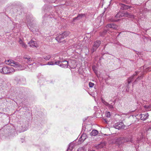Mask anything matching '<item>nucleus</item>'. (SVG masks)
<instances>
[{
  "mask_svg": "<svg viewBox=\"0 0 151 151\" xmlns=\"http://www.w3.org/2000/svg\"><path fill=\"white\" fill-rule=\"evenodd\" d=\"M32 61V59L29 57H24L22 61V65H21L17 62L14 61L13 60L8 59L6 60L5 63L6 64L10 65L16 68H21L22 65L25 63H29Z\"/></svg>",
  "mask_w": 151,
  "mask_h": 151,
  "instance_id": "1",
  "label": "nucleus"
},
{
  "mask_svg": "<svg viewBox=\"0 0 151 151\" xmlns=\"http://www.w3.org/2000/svg\"><path fill=\"white\" fill-rule=\"evenodd\" d=\"M58 62H59V63L58 65L62 68H69L68 66L71 68H74L76 67L75 66L72 65V62L70 60L68 61L61 60H58Z\"/></svg>",
  "mask_w": 151,
  "mask_h": 151,
  "instance_id": "2",
  "label": "nucleus"
},
{
  "mask_svg": "<svg viewBox=\"0 0 151 151\" xmlns=\"http://www.w3.org/2000/svg\"><path fill=\"white\" fill-rule=\"evenodd\" d=\"M14 71L13 68L6 66L0 69V73L3 74H9Z\"/></svg>",
  "mask_w": 151,
  "mask_h": 151,
  "instance_id": "3",
  "label": "nucleus"
},
{
  "mask_svg": "<svg viewBox=\"0 0 151 151\" xmlns=\"http://www.w3.org/2000/svg\"><path fill=\"white\" fill-rule=\"evenodd\" d=\"M70 34L69 32H65L63 33L60 34L58 36L56 37V40L59 42H62L63 40Z\"/></svg>",
  "mask_w": 151,
  "mask_h": 151,
  "instance_id": "4",
  "label": "nucleus"
},
{
  "mask_svg": "<svg viewBox=\"0 0 151 151\" xmlns=\"http://www.w3.org/2000/svg\"><path fill=\"white\" fill-rule=\"evenodd\" d=\"M114 127L116 129H123L124 128V125L122 122H119L116 123Z\"/></svg>",
  "mask_w": 151,
  "mask_h": 151,
  "instance_id": "5",
  "label": "nucleus"
},
{
  "mask_svg": "<svg viewBox=\"0 0 151 151\" xmlns=\"http://www.w3.org/2000/svg\"><path fill=\"white\" fill-rule=\"evenodd\" d=\"M106 143L105 142H102L100 144L96 145L95 147L97 149H101L104 147L106 145Z\"/></svg>",
  "mask_w": 151,
  "mask_h": 151,
  "instance_id": "6",
  "label": "nucleus"
},
{
  "mask_svg": "<svg viewBox=\"0 0 151 151\" xmlns=\"http://www.w3.org/2000/svg\"><path fill=\"white\" fill-rule=\"evenodd\" d=\"M119 7L121 10H124L130 8V6L124 4L119 3L118 5Z\"/></svg>",
  "mask_w": 151,
  "mask_h": 151,
  "instance_id": "7",
  "label": "nucleus"
},
{
  "mask_svg": "<svg viewBox=\"0 0 151 151\" xmlns=\"http://www.w3.org/2000/svg\"><path fill=\"white\" fill-rule=\"evenodd\" d=\"M51 56L49 55H43L42 57H40L39 58V60L41 62H43V61L44 60L43 59L47 61L49 60Z\"/></svg>",
  "mask_w": 151,
  "mask_h": 151,
  "instance_id": "8",
  "label": "nucleus"
},
{
  "mask_svg": "<svg viewBox=\"0 0 151 151\" xmlns=\"http://www.w3.org/2000/svg\"><path fill=\"white\" fill-rule=\"evenodd\" d=\"M30 47H32L37 48L38 47L36 42L32 40L30 41L28 43Z\"/></svg>",
  "mask_w": 151,
  "mask_h": 151,
  "instance_id": "9",
  "label": "nucleus"
},
{
  "mask_svg": "<svg viewBox=\"0 0 151 151\" xmlns=\"http://www.w3.org/2000/svg\"><path fill=\"white\" fill-rule=\"evenodd\" d=\"M135 75H133V76L130 77L129 78L128 80V84H127V87L126 89V91L127 92H129V84L134 79V77Z\"/></svg>",
  "mask_w": 151,
  "mask_h": 151,
  "instance_id": "10",
  "label": "nucleus"
},
{
  "mask_svg": "<svg viewBox=\"0 0 151 151\" xmlns=\"http://www.w3.org/2000/svg\"><path fill=\"white\" fill-rule=\"evenodd\" d=\"M124 140V137H120L116 139V143L119 145H120L122 144H124L125 143V141Z\"/></svg>",
  "mask_w": 151,
  "mask_h": 151,
  "instance_id": "11",
  "label": "nucleus"
},
{
  "mask_svg": "<svg viewBox=\"0 0 151 151\" xmlns=\"http://www.w3.org/2000/svg\"><path fill=\"white\" fill-rule=\"evenodd\" d=\"M140 116H141V119L144 121L148 118L149 115L148 113H146L145 114H141Z\"/></svg>",
  "mask_w": 151,
  "mask_h": 151,
  "instance_id": "12",
  "label": "nucleus"
},
{
  "mask_svg": "<svg viewBox=\"0 0 151 151\" xmlns=\"http://www.w3.org/2000/svg\"><path fill=\"white\" fill-rule=\"evenodd\" d=\"M86 15L85 14H78V16L75 17H74L73 18V20L74 21L78 19H80L83 17H86Z\"/></svg>",
  "mask_w": 151,
  "mask_h": 151,
  "instance_id": "13",
  "label": "nucleus"
},
{
  "mask_svg": "<svg viewBox=\"0 0 151 151\" xmlns=\"http://www.w3.org/2000/svg\"><path fill=\"white\" fill-rule=\"evenodd\" d=\"M75 147V144L74 143L71 142L69 145V147H68L66 151H71L73 150Z\"/></svg>",
  "mask_w": 151,
  "mask_h": 151,
  "instance_id": "14",
  "label": "nucleus"
},
{
  "mask_svg": "<svg viewBox=\"0 0 151 151\" xmlns=\"http://www.w3.org/2000/svg\"><path fill=\"white\" fill-rule=\"evenodd\" d=\"M108 27L113 28L114 29H116L118 27L116 24H107L106 26V28H107Z\"/></svg>",
  "mask_w": 151,
  "mask_h": 151,
  "instance_id": "15",
  "label": "nucleus"
},
{
  "mask_svg": "<svg viewBox=\"0 0 151 151\" xmlns=\"http://www.w3.org/2000/svg\"><path fill=\"white\" fill-rule=\"evenodd\" d=\"M87 138V136L86 134H83L79 139V141L81 142H83Z\"/></svg>",
  "mask_w": 151,
  "mask_h": 151,
  "instance_id": "16",
  "label": "nucleus"
},
{
  "mask_svg": "<svg viewBox=\"0 0 151 151\" xmlns=\"http://www.w3.org/2000/svg\"><path fill=\"white\" fill-rule=\"evenodd\" d=\"M124 140L125 142H132L133 141L132 138L131 136H130L128 137H126L125 138H124Z\"/></svg>",
  "mask_w": 151,
  "mask_h": 151,
  "instance_id": "17",
  "label": "nucleus"
},
{
  "mask_svg": "<svg viewBox=\"0 0 151 151\" xmlns=\"http://www.w3.org/2000/svg\"><path fill=\"white\" fill-rule=\"evenodd\" d=\"M59 63V62H58V61H55V62H53L51 61L50 62H48L47 63V65H58Z\"/></svg>",
  "mask_w": 151,
  "mask_h": 151,
  "instance_id": "18",
  "label": "nucleus"
},
{
  "mask_svg": "<svg viewBox=\"0 0 151 151\" xmlns=\"http://www.w3.org/2000/svg\"><path fill=\"white\" fill-rule=\"evenodd\" d=\"M124 14H123V12H119L117 13L115 15V17L116 18H120L124 16Z\"/></svg>",
  "mask_w": 151,
  "mask_h": 151,
  "instance_id": "19",
  "label": "nucleus"
},
{
  "mask_svg": "<svg viewBox=\"0 0 151 151\" xmlns=\"http://www.w3.org/2000/svg\"><path fill=\"white\" fill-rule=\"evenodd\" d=\"M99 132L98 131L95 129L93 130L90 133V134L91 136H95L97 135Z\"/></svg>",
  "mask_w": 151,
  "mask_h": 151,
  "instance_id": "20",
  "label": "nucleus"
},
{
  "mask_svg": "<svg viewBox=\"0 0 151 151\" xmlns=\"http://www.w3.org/2000/svg\"><path fill=\"white\" fill-rule=\"evenodd\" d=\"M27 26L28 27H30L29 29L30 30H31L32 32L35 31V28H34L33 29L32 27V25L30 23V22H29L28 21H27Z\"/></svg>",
  "mask_w": 151,
  "mask_h": 151,
  "instance_id": "21",
  "label": "nucleus"
},
{
  "mask_svg": "<svg viewBox=\"0 0 151 151\" xmlns=\"http://www.w3.org/2000/svg\"><path fill=\"white\" fill-rule=\"evenodd\" d=\"M19 43L20 44L22 45L23 47H24L26 48L27 47V45L23 42L21 40H20L19 41Z\"/></svg>",
  "mask_w": 151,
  "mask_h": 151,
  "instance_id": "22",
  "label": "nucleus"
},
{
  "mask_svg": "<svg viewBox=\"0 0 151 151\" xmlns=\"http://www.w3.org/2000/svg\"><path fill=\"white\" fill-rule=\"evenodd\" d=\"M101 43V42L100 41L97 40L95 42L94 44L93 45L94 46H95L97 48L99 46Z\"/></svg>",
  "mask_w": 151,
  "mask_h": 151,
  "instance_id": "23",
  "label": "nucleus"
},
{
  "mask_svg": "<svg viewBox=\"0 0 151 151\" xmlns=\"http://www.w3.org/2000/svg\"><path fill=\"white\" fill-rule=\"evenodd\" d=\"M36 65V63H33L32 64H29L27 66V67L29 68L30 70H32V66H33L34 67H33V68H36V66H35Z\"/></svg>",
  "mask_w": 151,
  "mask_h": 151,
  "instance_id": "24",
  "label": "nucleus"
},
{
  "mask_svg": "<svg viewBox=\"0 0 151 151\" xmlns=\"http://www.w3.org/2000/svg\"><path fill=\"white\" fill-rule=\"evenodd\" d=\"M108 30L107 29H105L103 32L100 33V35L101 36H104L105 34L107 32Z\"/></svg>",
  "mask_w": 151,
  "mask_h": 151,
  "instance_id": "25",
  "label": "nucleus"
},
{
  "mask_svg": "<svg viewBox=\"0 0 151 151\" xmlns=\"http://www.w3.org/2000/svg\"><path fill=\"white\" fill-rule=\"evenodd\" d=\"M141 136L140 137V139H138L137 140L139 141V142H143L144 141L143 139V135L142 133H141Z\"/></svg>",
  "mask_w": 151,
  "mask_h": 151,
  "instance_id": "26",
  "label": "nucleus"
},
{
  "mask_svg": "<svg viewBox=\"0 0 151 151\" xmlns=\"http://www.w3.org/2000/svg\"><path fill=\"white\" fill-rule=\"evenodd\" d=\"M143 78V76L141 75L139 77L134 81L133 83V84H135L136 83V82H137L139 80Z\"/></svg>",
  "mask_w": 151,
  "mask_h": 151,
  "instance_id": "27",
  "label": "nucleus"
},
{
  "mask_svg": "<svg viewBox=\"0 0 151 151\" xmlns=\"http://www.w3.org/2000/svg\"><path fill=\"white\" fill-rule=\"evenodd\" d=\"M101 99L102 102L105 106H106L108 104V103L106 102L105 100L103 99L102 98H101Z\"/></svg>",
  "mask_w": 151,
  "mask_h": 151,
  "instance_id": "28",
  "label": "nucleus"
},
{
  "mask_svg": "<svg viewBox=\"0 0 151 151\" xmlns=\"http://www.w3.org/2000/svg\"><path fill=\"white\" fill-rule=\"evenodd\" d=\"M101 99L102 102L105 106H106L108 104V103L106 102L105 100L103 99L102 98H101Z\"/></svg>",
  "mask_w": 151,
  "mask_h": 151,
  "instance_id": "29",
  "label": "nucleus"
},
{
  "mask_svg": "<svg viewBox=\"0 0 151 151\" xmlns=\"http://www.w3.org/2000/svg\"><path fill=\"white\" fill-rule=\"evenodd\" d=\"M101 99L102 102L105 106H106L108 104V103L106 102L105 100L103 99L102 98H101Z\"/></svg>",
  "mask_w": 151,
  "mask_h": 151,
  "instance_id": "30",
  "label": "nucleus"
},
{
  "mask_svg": "<svg viewBox=\"0 0 151 151\" xmlns=\"http://www.w3.org/2000/svg\"><path fill=\"white\" fill-rule=\"evenodd\" d=\"M97 48H97L96 47H95V46H94V45H93L91 50L92 53H93L96 50Z\"/></svg>",
  "mask_w": 151,
  "mask_h": 151,
  "instance_id": "31",
  "label": "nucleus"
},
{
  "mask_svg": "<svg viewBox=\"0 0 151 151\" xmlns=\"http://www.w3.org/2000/svg\"><path fill=\"white\" fill-rule=\"evenodd\" d=\"M86 150L84 147H80L78 149L77 151H85Z\"/></svg>",
  "mask_w": 151,
  "mask_h": 151,
  "instance_id": "32",
  "label": "nucleus"
},
{
  "mask_svg": "<svg viewBox=\"0 0 151 151\" xmlns=\"http://www.w3.org/2000/svg\"><path fill=\"white\" fill-rule=\"evenodd\" d=\"M144 107L148 110H151V106H150V105L149 106L145 105V106Z\"/></svg>",
  "mask_w": 151,
  "mask_h": 151,
  "instance_id": "33",
  "label": "nucleus"
},
{
  "mask_svg": "<svg viewBox=\"0 0 151 151\" xmlns=\"http://www.w3.org/2000/svg\"><path fill=\"white\" fill-rule=\"evenodd\" d=\"M106 106L108 107L109 109H112L114 108V106L111 104H110L109 103Z\"/></svg>",
  "mask_w": 151,
  "mask_h": 151,
  "instance_id": "34",
  "label": "nucleus"
},
{
  "mask_svg": "<svg viewBox=\"0 0 151 151\" xmlns=\"http://www.w3.org/2000/svg\"><path fill=\"white\" fill-rule=\"evenodd\" d=\"M123 14H124V16L125 17H128L129 15V13L127 12H123Z\"/></svg>",
  "mask_w": 151,
  "mask_h": 151,
  "instance_id": "35",
  "label": "nucleus"
},
{
  "mask_svg": "<svg viewBox=\"0 0 151 151\" xmlns=\"http://www.w3.org/2000/svg\"><path fill=\"white\" fill-rule=\"evenodd\" d=\"M109 22H116L118 21L117 20H115L113 18L110 19H109Z\"/></svg>",
  "mask_w": 151,
  "mask_h": 151,
  "instance_id": "36",
  "label": "nucleus"
},
{
  "mask_svg": "<svg viewBox=\"0 0 151 151\" xmlns=\"http://www.w3.org/2000/svg\"><path fill=\"white\" fill-rule=\"evenodd\" d=\"M94 84L92 82H89V85L90 87L92 88L94 86Z\"/></svg>",
  "mask_w": 151,
  "mask_h": 151,
  "instance_id": "37",
  "label": "nucleus"
},
{
  "mask_svg": "<svg viewBox=\"0 0 151 151\" xmlns=\"http://www.w3.org/2000/svg\"><path fill=\"white\" fill-rule=\"evenodd\" d=\"M128 17L132 19V18H134V16L133 15H132L131 14H129V15Z\"/></svg>",
  "mask_w": 151,
  "mask_h": 151,
  "instance_id": "38",
  "label": "nucleus"
},
{
  "mask_svg": "<svg viewBox=\"0 0 151 151\" xmlns=\"http://www.w3.org/2000/svg\"><path fill=\"white\" fill-rule=\"evenodd\" d=\"M106 115L107 117H109L111 116L110 113L109 112H107L106 113Z\"/></svg>",
  "mask_w": 151,
  "mask_h": 151,
  "instance_id": "39",
  "label": "nucleus"
},
{
  "mask_svg": "<svg viewBox=\"0 0 151 151\" xmlns=\"http://www.w3.org/2000/svg\"><path fill=\"white\" fill-rule=\"evenodd\" d=\"M81 47L79 45H77L76 46V47L77 49H79Z\"/></svg>",
  "mask_w": 151,
  "mask_h": 151,
  "instance_id": "40",
  "label": "nucleus"
},
{
  "mask_svg": "<svg viewBox=\"0 0 151 151\" xmlns=\"http://www.w3.org/2000/svg\"><path fill=\"white\" fill-rule=\"evenodd\" d=\"M149 129H151V127H149Z\"/></svg>",
  "mask_w": 151,
  "mask_h": 151,
  "instance_id": "41",
  "label": "nucleus"
},
{
  "mask_svg": "<svg viewBox=\"0 0 151 151\" xmlns=\"http://www.w3.org/2000/svg\"><path fill=\"white\" fill-rule=\"evenodd\" d=\"M115 101H113V103L114 104V103H115Z\"/></svg>",
  "mask_w": 151,
  "mask_h": 151,
  "instance_id": "42",
  "label": "nucleus"
},
{
  "mask_svg": "<svg viewBox=\"0 0 151 151\" xmlns=\"http://www.w3.org/2000/svg\"><path fill=\"white\" fill-rule=\"evenodd\" d=\"M148 70H149V68H147Z\"/></svg>",
  "mask_w": 151,
  "mask_h": 151,
  "instance_id": "43",
  "label": "nucleus"
},
{
  "mask_svg": "<svg viewBox=\"0 0 151 151\" xmlns=\"http://www.w3.org/2000/svg\"><path fill=\"white\" fill-rule=\"evenodd\" d=\"M24 68H23V69H21V70H24Z\"/></svg>",
  "mask_w": 151,
  "mask_h": 151,
  "instance_id": "44",
  "label": "nucleus"
},
{
  "mask_svg": "<svg viewBox=\"0 0 151 151\" xmlns=\"http://www.w3.org/2000/svg\"><path fill=\"white\" fill-rule=\"evenodd\" d=\"M149 71H151V70H149Z\"/></svg>",
  "mask_w": 151,
  "mask_h": 151,
  "instance_id": "45",
  "label": "nucleus"
}]
</instances>
